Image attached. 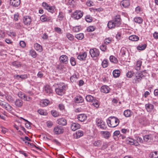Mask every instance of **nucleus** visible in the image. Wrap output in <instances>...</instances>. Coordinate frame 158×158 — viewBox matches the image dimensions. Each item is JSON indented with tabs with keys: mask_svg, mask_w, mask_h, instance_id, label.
<instances>
[{
	"mask_svg": "<svg viewBox=\"0 0 158 158\" xmlns=\"http://www.w3.org/2000/svg\"><path fill=\"white\" fill-rule=\"evenodd\" d=\"M108 126L111 127H114L117 126L119 123V120L115 117H109L106 120Z\"/></svg>",
	"mask_w": 158,
	"mask_h": 158,
	"instance_id": "nucleus-1",
	"label": "nucleus"
},
{
	"mask_svg": "<svg viewBox=\"0 0 158 158\" xmlns=\"http://www.w3.org/2000/svg\"><path fill=\"white\" fill-rule=\"evenodd\" d=\"M145 76V73L143 72H136L134 73L133 77V82L134 83H138Z\"/></svg>",
	"mask_w": 158,
	"mask_h": 158,
	"instance_id": "nucleus-2",
	"label": "nucleus"
},
{
	"mask_svg": "<svg viewBox=\"0 0 158 158\" xmlns=\"http://www.w3.org/2000/svg\"><path fill=\"white\" fill-rule=\"evenodd\" d=\"M67 88V85L65 84L60 83L58 85V87L55 89L56 93L59 95H62L65 93Z\"/></svg>",
	"mask_w": 158,
	"mask_h": 158,
	"instance_id": "nucleus-3",
	"label": "nucleus"
},
{
	"mask_svg": "<svg viewBox=\"0 0 158 158\" xmlns=\"http://www.w3.org/2000/svg\"><path fill=\"white\" fill-rule=\"evenodd\" d=\"M83 13L80 10H76L72 15V18L75 19H79L83 16Z\"/></svg>",
	"mask_w": 158,
	"mask_h": 158,
	"instance_id": "nucleus-4",
	"label": "nucleus"
},
{
	"mask_svg": "<svg viewBox=\"0 0 158 158\" xmlns=\"http://www.w3.org/2000/svg\"><path fill=\"white\" fill-rule=\"evenodd\" d=\"M96 123L97 126L102 130H105L107 127L106 125L105 124V122L100 119L97 118Z\"/></svg>",
	"mask_w": 158,
	"mask_h": 158,
	"instance_id": "nucleus-5",
	"label": "nucleus"
},
{
	"mask_svg": "<svg viewBox=\"0 0 158 158\" xmlns=\"http://www.w3.org/2000/svg\"><path fill=\"white\" fill-rule=\"evenodd\" d=\"M64 129L63 127L58 126L55 127L53 129V132L56 135H59L63 133Z\"/></svg>",
	"mask_w": 158,
	"mask_h": 158,
	"instance_id": "nucleus-6",
	"label": "nucleus"
},
{
	"mask_svg": "<svg viewBox=\"0 0 158 158\" xmlns=\"http://www.w3.org/2000/svg\"><path fill=\"white\" fill-rule=\"evenodd\" d=\"M89 53L92 57H97L100 53L99 50L96 48L90 49Z\"/></svg>",
	"mask_w": 158,
	"mask_h": 158,
	"instance_id": "nucleus-7",
	"label": "nucleus"
},
{
	"mask_svg": "<svg viewBox=\"0 0 158 158\" xmlns=\"http://www.w3.org/2000/svg\"><path fill=\"white\" fill-rule=\"evenodd\" d=\"M43 6L48 11L53 13L54 12L55 7L54 6H51L45 2H43L42 4Z\"/></svg>",
	"mask_w": 158,
	"mask_h": 158,
	"instance_id": "nucleus-8",
	"label": "nucleus"
},
{
	"mask_svg": "<svg viewBox=\"0 0 158 158\" xmlns=\"http://www.w3.org/2000/svg\"><path fill=\"white\" fill-rule=\"evenodd\" d=\"M117 27H119L121 24V18L120 15H116L114 19L112 20Z\"/></svg>",
	"mask_w": 158,
	"mask_h": 158,
	"instance_id": "nucleus-9",
	"label": "nucleus"
},
{
	"mask_svg": "<svg viewBox=\"0 0 158 158\" xmlns=\"http://www.w3.org/2000/svg\"><path fill=\"white\" fill-rule=\"evenodd\" d=\"M60 61L65 64H66L68 62V58L67 56L65 55H62L60 57Z\"/></svg>",
	"mask_w": 158,
	"mask_h": 158,
	"instance_id": "nucleus-10",
	"label": "nucleus"
},
{
	"mask_svg": "<svg viewBox=\"0 0 158 158\" xmlns=\"http://www.w3.org/2000/svg\"><path fill=\"white\" fill-rule=\"evenodd\" d=\"M126 142L127 143L131 145L138 146L139 145V143L135 142V140L130 138H128L127 139Z\"/></svg>",
	"mask_w": 158,
	"mask_h": 158,
	"instance_id": "nucleus-11",
	"label": "nucleus"
},
{
	"mask_svg": "<svg viewBox=\"0 0 158 158\" xmlns=\"http://www.w3.org/2000/svg\"><path fill=\"white\" fill-rule=\"evenodd\" d=\"M23 21L25 24L29 25L31 22V17L29 16L24 17L23 18Z\"/></svg>",
	"mask_w": 158,
	"mask_h": 158,
	"instance_id": "nucleus-12",
	"label": "nucleus"
},
{
	"mask_svg": "<svg viewBox=\"0 0 158 158\" xmlns=\"http://www.w3.org/2000/svg\"><path fill=\"white\" fill-rule=\"evenodd\" d=\"M20 3V0H10V5L13 6H18L19 5Z\"/></svg>",
	"mask_w": 158,
	"mask_h": 158,
	"instance_id": "nucleus-13",
	"label": "nucleus"
},
{
	"mask_svg": "<svg viewBox=\"0 0 158 158\" xmlns=\"http://www.w3.org/2000/svg\"><path fill=\"white\" fill-rule=\"evenodd\" d=\"M153 135L151 134L145 135L143 136V140L147 142H150L152 140Z\"/></svg>",
	"mask_w": 158,
	"mask_h": 158,
	"instance_id": "nucleus-14",
	"label": "nucleus"
},
{
	"mask_svg": "<svg viewBox=\"0 0 158 158\" xmlns=\"http://www.w3.org/2000/svg\"><path fill=\"white\" fill-rule=\"evenodd\" d=\"M57 123L59 124L62 126L66 125L67 123L66 119L63 118L58 119Z\"/></svg>",
	"mask_w": 158,
	"mask_h": 158,
	"instance_id": "nucleus-15",
	"label": "nucleus"
},
{
	"mask_svg": "<svg viewBox=\"0 0 158 158\" xmlns=\"http://www.w3.org/2000/svg\"><path fill=\"white\" fill-rule=\"evenodd\" d=\"M80 127V125L77 123H73L71 125V129L73 131H75Z\"/></svg>",
	"mask_w": 158,
	"mask_h": 158,
	"instance_id": "nucleus-16",
	"label": "nucleus"
},
{
	"mask_svg": "<svg viewBox=\"0 0 158 158\" xmlns=\"http://www.w3.org/2000/svg\"><path fill=\"white\" fill-rule=\"evenodd\" d=\"M3 107L5 108L7 111L11 112L13 110V108L8 103H5Z\"/></svg>",
	"mask_w": 158,
	"mask_h": 158,
	"instance_id": "nucleus-17",
	"label": "nucleus"
},
{
	"mask_svg": "<svg viewBox=\"0 0 158 158\" xmlns=\"http://www.w3.org/2000/svg\"><path fill=\"white\" fill-rule=\"evenodd\" d=\"M44 90L46 94L48 95H50L52 93V90L50 86L46 85L44 88Z\"/></svg>",
	"mask_w": 158,
	"mask_h": 158,
	"instance_id": "nucleus-18",
	"label": "nucleus"
},
{
	"mask_svg": "<svg viewBox=\"0 0 158 158\" xmlns=\"http://www.w3.org/2000/svg\"><path fill=\"white\" fill-rule=\"evenodd\" d=\"M110 88L106 85L102 86L101 88V92L103 93H108L110 91Z\"/></svg>",
	"mask_w": 158,
	"mask_h": 158,
	"instance_id": "nucleus-19",
	"label": "nucleus"
},
{
	"mask_svg": "<svg viewBox=\"0 0 158 158\" xmlns=\"http://www.w3.org/2000/svg\"><path fill=\"white\" fill-rule=\"evenodd\" d=\"M87 116L84 114H81L78 115L77 118L81 122H83L87 119Z\"/></svg>",
	"mask_w": 158,
	"mask_h": 158,
	"instance_id": "nucleus-20",
	"label": "nucleus"
},
{
	"mask_svg": "<svg viewBox=\"0 0 158 158\" xmlns=\"http://www.w3.org/2000/svg\"><path fill=\"white\" fill-rule=\"evenodd\" d=\"M100 133L106 139H108L111 135L110 132L108 131H101Z\"/></svg>",
	"mask_w": 158,
	"mask_h": 158,
	"instance_id": "nucleus-21",
	"label": "nucleus"
},
{
	"mask_svg": "<svg viewBox=\"0 0 158 158\" xmlns=\"http://www.w3.org/2000/svg\"><path fill=\"white\" fill-rule=\"evenodd\" d=\"M121 4L122 5L123 7L126 8L130 5V2L129 0H123L121 2Z\"/></svg>",
	"mask_w": 158,
	"mask_h": 158,
	"instance_id": "nucleus-22",
	"label": "nucleus"
},
{
	"mask_svg": "<svg viewBox=\"0 0 158 158\" xmlns=\"http://www.w3.org/2000/svg\"><path fill=\"white\" fill-rule=\"evenodd\" d=\"M15 104L17 107H20L23 105V102L21 99H16L15 102Z\"/></svg>",
	"mask_w": 158,
	"mask_h": 158,
	"instance_id": "nucleus-23",
	"label": "nucleus"
},
{
	"mask_svg": "<svg viewBox=\"0 0 158 158\" xmlns=\"http://www.w3.org/2000/svg\"><path fill=\"white\" fill-rule=\"evenodd\" d=\"M145 107L147 111L148 112H151L154 108V106L151 104H147L145 105Z\"/></svg>",
	"mask_w": 158,
	"mask_h": 158,
	"instance_id": "nucleus-24",
	"label": "nucleus"
},
{
	"mask_svg": "<svg viewBox=\"0 0 158 158\" xmlns=\"http://www.w3.org/2000/svg\"><path fill=\"white\" fill-rule=\"evenodd\" d=\"M83 135V132L82 131H77L76 134L74 135V137L78 139L82 136Z\"/></svg>",
	"mask_w": 158,
	"mask_h": 158,
	"instance_id": "nucleus-25",
	"label": "nucleus"
},
{
	"mask_svg": "<svg viewBox=\"0 0 158 158\" xmlns=\"http://www.w3.org/2000/svg\"><path fill=\"white\" fill-rule=\"evenodd\" d=\"M87 56L86 52H84L81 54H80L77 56V59L81 60H85Z\"/></svg>",
	"mask_w": 158,
	"mask_h": 158,
	"instance_id": "nucleus-26",
	"label": "nucleus"
},
{
	"mask_svg": "<svg viewBox=\"0 0 158 158\" xmlns=\"http://www.w3.org/2000/svg\"><path fill=\"white\" fill-rule=\"evenodd\" d=\"M84 101L83 98L80 96H77L75 98V101L76 103H82Z\"/></svg>",
	"mask_w": 158,
	"mask_h": 158,
	"instance_id": "nucleus-27",
	"label": "nucleus"
},
{
	"mask_svg": "<svg viewBox=\"0 0 158 158\" xmlns=\"http://www.w3.org/2000/svg\"><path fill=\"white\" fill-rule=\"evenodd\" d=\"M149 157L151 158H158V152L156 151L151 152L149 154Z\"/></svg>",
	"mask_w": 158,
	"mask_h": 158,
	"instance_id": "nucleus-28",
	"label": "nucleus"
},
{
	"mask_svg": "<svg viewBox=\"0 0 158 158\" xmlns=\"http://www.w3.org/2000/svg\"><path fill=\"white\" fill-rule=\"evenodd\" d=\"M95 98L91 95H87L85 97L86 100L88 102H92Z\"/></svg>",
	"mask_w": 158,
	"mask_h": 158,
	"instance_id": "nucleus-29",
	"label": "nucleus"
},
{
	"mask_svg": "<svg viewBox=\"0 0 158 158\" xmlns=\"http://www.w3.org/2000/svg\"><path fill=\"white\" fill-rule=\"evenodd\" d=\"M120 72L118 69L114 70L113 72V75L114 77H118L120 75Z\"/></svg>",
	"mask_w": 158,
	"mask_h": 158,
	"instance_id": "nucleus-30",
	"label": "nucleus"
},
{
	"mask_svg": "<svg viewBox=\"0 0 158 158\" xmlns=\"http://www.w3.org/2000/svg\"><path fill=\"white\" fill-rule=\"evenodd\" d=\"M34 48L35 49L39 52L42 51V47L41 45L38 43H35L34 44Z\"/></svg>",
	"mask_w": 158,
	"mask_h": 158,
	"instance_id": "nucleus-31",
	"label": "nucleus"
},
{
	"mask_svg": "<svg viewBox=\"0 0 158 158\" xmlns=\"http://www.w3.org/2000/svg\"><path fill=\"white\" fill-rule=\"evenodd\" d=\"M142 62L141 60H138L136 62V64L135 66V69L138 71L140 69L141 66Z\"/></svg>",
	"mask_w": 158,
	"mask_h": 158,
	"instance_id": "nucleus-32",
	"label": "nucleus"
},
{
	"mask_svg": "<svg viewBox=\"0 0 158 158\" xmlns=\"http://www.w3.org/2000/svg\"><path fill=\"white\" fill-rule=\"evenodd\" d=\"M129 40L133 41H137L139 39V37L136 35H131L129 37Z\"/></svg>",
	"mask_w": 158,
	"mask_h": 158,
	"instance_id": "nucleus-33",
	"label": "nucleus"
},
{
	"mask_svg": "<svg viewBox=\"0 0 158 158\" xmlns=\"http://www.w3.org/2000/svg\"><path fill=\"white\" fill-rule=\"evenodd\" d=\"M107 26L109 28L111 29L114 28L115 27H117L115 26L114 22L112 20L109 21L107 24Z\"/></svg>",
	"mask_w": 158,
	"mask_h": 158,
	"instance_id": "nucleus-34",
	"label": "nucleus"
},
{
	"mask_svg": "<svg viewBox=\"0 0 158 158\" xmlns=\"http://www.w3.org/2000/svg\"><path fill=\"white\" fill-rule=\"evenodd\" d=\"M131 113L130 110H127L124 111L123 114L126 117H128L131 116Z\"/></svg>",
	"mask_w": 158,
	"mask_h": 158,
	"instance_id": "nucleus-35",
	"label": "nucleus"
},
{
	"mask_svg": "<svg viewBox=\"0 0 158 158\" xmlns=\"http://www.w3.org/2000/svg\"><path fill=\"white\" fill-rule=\"evenodd\" d=\"M146 47V44H141L138 45L137 47V48L138 50H143L145 49Z\"/></svg>",
	"mask_w": 158,
	"mask_h": 158,
	"instance_id": "nucleus-36",
	"label": "nucleus"
},
{
	"mask_svg": "<svg viewBox=\"0 0 158 158\" xmlns=\"http://www.w3.org/2000/svg\"><path fill=\"white\" fill-rule=\"evenodd\" d=\"M49 103V101L47 99L43 100L41 102V105L42 106H47Z\"/></svg>",
	"mask_w": 158,
	"mask_h": 158,
	"instance_id": "nucleus-37",
	"label": "nucleus"
},
{
	"mask_svg": "<svg viewBox=\"0 0 158 158\" xmlns=\"http://www.w3.org/2000/svg\"><path fill=\"white\" fill-rule=\"evenodd\" d=\"M134 21L136 23L140 24L142 23L143 19L140 17H136L134 18Z\"/></svg>",
	"mask_w": 158,
	"mask_h": 158,
	"instance_id": "nucleus-38",
	"label": "nucleus"
},
{
	"mask_svg": "<svg viewBox=\"0 0 158 158\" xmlns=\"http://www.w3.org/2000/svg\"><path fill=\"white\" fill-rule=\"evenodd\" d=\"M92 105L96 108L98 107L100 105L99 101L95 98L93 102Z\"/></svg>",
	"mask_w": 158,
	"mask_h": 158,
	"instance_id": "nucleus-39",
	"label": "nucleus"
},
{
	"mask_svg": "<svg viewBox=\"0 0 158 158\" xmlns=\"http://www.w3.org/2000/svg\"><path fill=\"white\" fill-rule=\"evenodd\" d=\"M52 115L55 117H58L59 115V112L56 111L55 110H52L51 111Z\"/></svg>",
	"mask_w": 158,
	"mask_h": 158,
	"instance_id": "nucleus-40",
	"label": "nucleus"
},
{
	"mask_svg": "<svg viewBox=\"0 0 158 158\" xmlns=\"http://www.w3.org/2000/svg\"><path fill=\"white\" fill-rule=\"evenodd\" d=\"M75 37L78 40H81L84 38V35L83 33H80L76 35Z\"/></svg>",
	"mask_w": 158,
	"mask_h": 158,
	"instance_id": "nucleus-41",
	"label": "nucleus"
},
{
	"mask_svg": "<svg viewBox=\"0 0 158 158\" xmlns=\"http://www.w3.org/2000/svg\"><path fill=\"white\" fill-rule=\"evenodd\" d=\"M102 144V142L100 140L95 141L93 143L94 145L96 147H100Z\"/></svg>",
	"mask_w": 158,
	"mask_h": 158,
	"instance_id": "nucleus-42",
	"label": "nucleus"
},
{
	"mask_svg": "<svg viewBox=\"0 0 158 158\" xmlns=\"http://www.w3.org/2000/svg\"><path fill=\"white\" fill-rule=\"evenodd\" d=\"M56 68L58 69H60L61 71L64 70L65 68L64 67V65L61 63H60L57 65L56 66Z\"/></svg>",
	"mask_w": 158,
	"mask_h": 158,
	"instance_id": "nucleus-43",
	"label": "nucleus"
},
{
	"mask_svg": "<svg viewBox=\"0 0 158 158\" xmlns=\"http://www.w3.org/2000/svg\"><path fill=\"white\" fill-rule=\"evenodd\" d=\"M110 61L114 63H116L118 62V60L114 56H111L110 57Z\"/></svg>",
	"mask_w": 158,
	"mask_h": 158,
	"instance_id": "nucleus-44",
	"label": "nucleus"
},
{
	"mask_svg": "<svg viewBox=\"0 0 158 158\" xmlns=\"http://www.w3.org/2000/svg\"><path fill=\"white\" fill-rule=\"evenodd\" d=\"M6 98L7 100L10 102H12L14 101V98L10 95H7L6 96Z\"/></svg>",
	"mask_w": 158,
	"mask_h": 158,
	"instance_id": "nucleus-45",
	"label": "nucleus"
},
{
	"mask_svg": "<svg viewBox=\"0 0 158 158\" xmlns=\"http://www.w3.org/2000/svg\"><path fill=\"white\" fill-rule=\"evenodd\" d=\"M81 28V27L80 26H76L73 27V30L74 32H78L80 31Z\"/></svg>",
	"mask_w": 158,
	"mask_h": 158,
	"instance_id": "nucleus-46",
	"label": "nucleus"
},
{
	"mask_svg": "<svg viewBox=\"0 0 158 158\" xmlns=\"http://www.w3.org/2000/svg\"><path fill=\"white\" fill-rule=\"evenodd\" d=\"M78 78L76 75H74L72 76L70 78V80L71 82H73L76 81Z\"/></svg>",
	"mask_w": 158,
	"mask_h": 158,
	"instance_id": "nucleus-47",
	"label": "nucleus"
},
{
	"mask_svg": "<svg viewBox=\"0 0 158 158\" xmlns=\"http://www.w3.org/2000/svg\"><path fill=\"white\" fill-rule=\"evenodd\" d=\"M108 60L107 59L104 60L102 63V66L103 68H106L107 67Z\"/></svg>",
	"mask_w": 158,
	"mask_h": 158,
	"instance_id": "nucleus-48",
	"label": "nucleus"
},
{
	"mask_svg": "<svg viewBox=\"0 0 158 158\" xmlns=\"http://www.w3.org/2000/svg\"><path fill=\"white\" fill-rule=\"evenodd\" d=\"M12 65L17 68L21 66V64L20 63L17 61H15L12 62Z\"/></svg>",
	"mask_w": 158,
	"mask_h": 158,
	"instance_id": "nucleus-49",
	"label": "nucleus"
},
{
	"mask_svg": "<svg viewBox=\"0 0 158 158\" xmlns=\"http://www.w3.org/2000/svg\"><path fill=\"white\" fill-rule=\"evenodd\" d=\"M134 73L132 71H128L126 74V75L127 77L128 78H131L132 76L133 77Z\"/></svg>",
	"mask_w": 158,
	"mask_h": 158,
	"instance_id": "nucleus-50",
	"label": "nucleus"
},
{
	"mask_svg": "<svg viewBox=\"0 0 158 158\" xmlns=\"http://www.w3.org/2000/svg\"><path fill=\"white\" fill-rule=\"evenodd\" d=\"M67 38L70 41L73 40L74 39L73 36L69 33H67L66 34Z\"/></svg>",
	"mask_w": 158,
	"mask_h": 158,
	"instance_id": "nucleus-51",
	"label": "nucleus"
},
{
	"mask_svg": "<svg viewBox=\"0 0 158 158\" xmlns=\"http://www.w3.org/2000/svg\"><path fill=\"white\" fill-rule=\"evenodd\" d=\"M70 62L71 65L73 66H74L76 64L75 59L73 57H71L70 59Z\"/></svg>",
	"mask_w": 158,
	"mask_h": 158,
	"instance_id": "nucleus-52",
	"label": "nucleus"
},
{
	"mask_svg": "<svg viewBox=\"0 0 158 158\" xmlns=\"http://www.w3.org/2000/svg\"><path fill=\"white\" fill-rule=\"evenodd\" d=\"M30 53L31 56L33 58H35L37 56V53L36 52L33 50H31L30 51Z\"/></svg>",
	"mask_w": 158,
	"mask_h": 158,
	"instance_id": "nucleus-53",
	"label": "nucleus"
},
{
	"mask_svg": "<svg viewBox=\"0 0 158 158\" xmlns=\"http://www.w3.org/2000/svg\"><path fill=\"white\" fill-rule=\"evenodd\" d=\"M135 142H137L138 143H139V142L142 143L143 142V140L139 136H136V139L135 140Z\"/></svg>",
	"mask_w": 158,
	"mask_h": 158,
	"instance_id": "nucleus-54",
	"label": "nucleus"
},
{
	"mask_svg": "<svg viewBox=\"0 0 158 158\" xmlns=\"http://www.w3.org/2000/svg\"><path fill=\"white\" fill-rule=\"evenodd\" d=\"M85 18L86 21L88 22H91L92 21V17L90 15H87Z\"/></svg>",
	"mask_w": 158,
	"mask_h": 158,
	"instance_id": "nucleus-55",
	"label": "nucleus"
},
{
	"mask_svg": "<svg viewBox=\"0 0 158 158\" xmlns=\"http://www.w3.org/2000/svg\"><path fill=\"white\" fill-rule=\"evenodd\" d=\"M64 17V15L63 13L61 12H60L58 16V18H59V20L60 21L62 20Z\"/></svg>",
	"mask_w": 158,
	"mask_h": 158,
	"instance_id": "nucleus-56",
	"label": "nucleus"
},
{
	"mask_svg": "<svg viewBox=\"0 0 158 158\" xmlns=\"http://www.w3.org/2000/svg\"><path fill=\"white\" fill-rule=\"evenodd\" d=\"M40 19L43 22L46 21L47 17L45 15H43L40 16Z\"/></svg>",
	"mask_w": 158,
	"mask_h": 158,
	"instance_id": "nucleus-57",
	"label": "nucleus"
},
{
	"mask_svg": "<svg viewBox=\"0 0 158 158\" xmlns=\"http://www.w3.org/2000/svg\"><path fill=\"white\" fill-rule=\"evenodd\" d=\"M6 34L10 36H15L16 35L15 33L13 31H7Z\"/></svg>",
	"mask_w": 158,
	"mask_h": 158,
	"instance_id": "nucleus-58",
	"label": "nucleus"
},
{
	"mask_svg": "<svg viewBox=\"0 0 158 158\" xmlns=\"http://www.w3.org/2000/svg\"><path fill=\"white\" fill-rule=\"evenodd\" d=\"M95 27L93 26H90L87 29V30L89 32H91L95 30Z\"/></svg>",
	"mask_w": 158,
	"mask_h": 158,
	"instance_id": "nucleus-59",
	"label": "nucleus"
},
{
	"mask_svg": "<svg viewBox=\"0 0 158 158\" xmlns=\"http://www.w3.org/2000/svg\"><path fill=\"white\" fill-rule=\"evenodd\" d=\"M100 48L102 51L104 52L106 50V44H102L100 46Z\"/></svg>",
	"mask_w": 158,
	"mask_h": 158,
	"instance_id": "nucleus-60",
	"label": "nucleus"
},
{
	"mask_svg": "<svg viewBox=\"0 0 158 158\" xmlns=\"http://www.w3.org/2000/svg\"><path fill=\"white\" fill-rule=\"evenodd\" d=\"M58 107L59 109L61 110H63L64 109V105H63V104H59Z\"/></svg>",
	"mask_w": 158,
	"mask_h": 158,
	"instance_id": "nucleus-61",
	"label": "nucleus"
},
{
	"mask_svg": "<svg viewBox=\"0 0 158 158\" xmlns=\"http://www.w3.org/2000/svg\"><path fill=\"white\" fill-rule=\"evenodd\" d=\"M120 132L119 131H115L114 133V136H118V135H120Z\"/></svg>",
	"mask_w": 158,
	"mask_h": 158,
	"instance_id": "nucleus-62",
	"label": "nucleus"
},
{
	"mask_svg": "<svg viewBox=\"0 0 158 158\" xmlns=\"http://www.w3.org/2000/svg\"><path fill=\"white\" fill-rule=\"evenodd\" d=\"M19 44L23 48L25 46V43L23 41H20L19 42Z\"/></svg>",
	"mask_w": 158,
	"mask_h": 158,
	"instance_id": "nucleus-63",
	"label": "nucleus"
},
{
	"mask_svg": "<svg viewBox=\"0 0 158 158\" xmlns=\"http://www.w3.org/2000/svg\"><path fill=\"white\" fill-rule=\"evenodd\" d=\"M93 2L91 1H88L86 3V5L89 6H93Z\"/></svg>",
	"mask_w": 158,
	"mask_h": 158,
	"instance_id": "nucleus-64",
	"label": "nucleus"
}]
</instances>
